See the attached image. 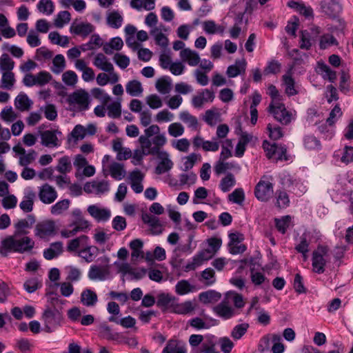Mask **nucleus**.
Segmentation results:
<instances>
[{"label": "nucleus", "mask_w": 353, "mask_h": 353, "mask_svg": "<svg viewBox=\"0 0 353 353\" xmlns=\"http://www.w3.org/2000/svg\"><path fill=\"white\" fill-rule=\"evenodd\" d=\"M34 215L28 214L26 219H20L14 224L15 230L13 235L8 236L2 240L0 245V254L3 256H7L9 252L24 253L30 251L34 246V242L29 236H23L20 239V236L26 235V230L30 228L35 223Z\"/></svg>", "instance_id": "f257e3e1"}, {"label": "nucleus", "mask_w": 353, "mask_h": 353, "mask_svg": "<svg viewBox=\"0 0 353 353\" xmlns=\"http://www.w3.org/2000/svg\"><path fill=\"white\" fill-rule=\"evenodd\" d=\"M233 303L237 308L243 307V296L234 291H229L225 294L223 300L214 307V312L220 317L228 319L234 315V310L230 306Z\"/></svg>", "instance_id": "f03ea898"}, {"label": "nucleus", "mask_w": 353, "mask_h": 353, "mask_svg": "<svg viewBox=\"0 0 353 353\" xmlns=\"http://www.w3.org/2000/svg\"><path fill=\"white\" fill-rule=\"evenodd\" d=\"M330 249L327 245H319L312 253V268L314 272L322 274L329 257Z\"/></svg>", "instance_id": "7ed1b4c3"}, {"label": "nucleus", "mask_w": 353, "mask_h": 353, "mask_svg": "<svg viewBox=\"0 0 353 353\" xmlns=\"http://www.w3.org/2000/svg\"><path fill=\"white\" fill-rule=\"evenodd\" d=\"M62 319V314L58 310L47 307L42 314L45 330L49 333L52 332L56 327L60 325Z\"/></svg>", "instance_id": "20e7f679"}, {"label": "nucleus", "mask_w": 353, "mask_h": 353, "mask_svg": "<svg viewBox=\"0 0 353 353\" xmlns=\"http://www.w3.org/2000/svg\"><path fill=\"white\" fill-rule=\"evenodd\" d=\"M268 111L274 116V119L282 125H288L292 120V114L288 111L283 103H270Z\"/></svg>", "instance_id": "39448f33"}, {"label": "nucleus", "mask_w": 353, "mask_h": 353, "mask_svg": "<svg viewBox=\"0 0 353 353\" xmlns=\"http://www.w3.org/2000/svg\"><path fill=\"white\" fill-rule=\"evenodd\" d=\"M68 101L70 105H77L81 110H85L89 106L88 94L83 90H77L68 96Z\"/></svg>", "instance_id": "423d86ee"}, {"label": "nucleus", "mask_w": 353, "mask_h": 353, "mask_svg": "<svg viewBox=\"0 0 353 353\" xmlns=\"http://www.w3.org/2000/svg\"><path fill=\"white\" fill-rule=\"evenodd\" d=\"M255 195L261 201H268L273 195V185L270 181H261L256 186Z\"/></svg>", "instance_id": "0eeeda50"}, {"label": "nucleus", "mask_w": 353, "mask_h": 353, "mask_svg": "<svg viewBox=\"0 0 353 353\" xmlns=\"http://www.w3.org/2000/svg\"><path fill=\"white\" fill-rule=\"evenodd\" d=\"M55 234V223L52 220L39 222L35 227V235L45 239Z\"/></svg>", "instance_id": "6e6552de"}, {"label": "nucleus", "mask_w": 353, "mask_h": 353, "mask_svg": "<svg viewBox=\"0 0 353 353\" xmlns=\"http://www.w3.org/2000/svg\"><path fill=\"white\" fill-rule=\"evenodd\" d=\"M252 309L257 311V321L263 325H268L270 323V316L264 309H262L259 305V298L254 296L252 298L250 308L248 310L247 314H250Z\"/></svg>", "instance_id": "1a4fd4ad"}, {"label": "nucleus", "mask_w": 353, "mask_h": 353, "mask_svg": "<svg viewBox=\"0 0 353 353\" xmlns=\"http://www.w3.org/2000/svg\"><path fill=\"white\" fill-rule=\"evenodd\" d=\"M215 97L214 92L209 89H204L196 95L193 96L192 104L195 108H201L205 103L212 102Z\"/></svg>", "instance_id": "9d476101"}, {"label": "nucleus", "mask_w": 353, "mask_h": 353, "mask_svg": "<svg viewBox=\"0 0 353 353\" xmlns=\"http://www.w3.org/2000/svg\"><path fill=\"white\" fill-rule=\"evenodd\" d=\"M83 190L87 193H92L93 191L96 194H103L110 190V185L107 181H93L87 182L83 187Z\"/></svg>", "instance_id": "9b49d317"}, {"label": "nucleus", "mask_w": 353, "mask_h": 353, "mask_svg": "<svg viewBox=\"0 0 353 353\" xmlns=\"http://www.w3.org/2000/svg\"><path fill=\"white\" fill-rule=\"evenodd\" d=\"M39 197L43 203L50 204L57 198V192L52 186L46 183L40 188Z\"/></svg>", "instance_id": "f8f14e48"}, {"label": "nucleus", "mask_w": 353, "mask_h": 353, "mask_svg": "<svg viewBox=\"0 0 353 353\" xmlns=\"http://www.w3.org/2000/svg\"><path fill=\"white\" fill-rule=\"evenodd\" d=\"M57 134H61V132L58 130H45L41 132L40 136L41 144L46 147L54 148L60 145Z\"/></svg>", "instance_id": "ddd939ff"}, {"label": "nucleus", "mask_w": 353, "mask_h": 353, "mask_svg": "<svg viewBox=\"0 0 353 353\" xmlns=\"http://www.w3.org/2000/svg\"><path fill=\"white\" fill-rule=\"evenodd\" d=\"M161 160L157 167L154 172L157 174H162L170 170L173 167V162L169 159V154L167 152L163 151L157 154Z\"/></svg>", "instance_id": "4468645a"}, {"label": "nucleus", "mask_w": 353, "mask_h": 353, "mask_svg": "<svg viewBox=\"0 0 353 353\" xmlns=\"http://www.w3.org/2000/svg\"><path fill=\"white\" fill-rule=\"evenodd\" d=\"M109 274L110 271L108 265H93L88 272V278L92 281H103L106 279Z\"/></svg>", "instance_id": "2eb2a0df"}, {"label": "nucleus", "mask_w": 353, "mask_h": 353, "mask_svg": "<svg viewBox=\"0 0 353 353\" xmlns=\"http://www.w3.org/2000/svg\"><path fill=\"white\" fill-rule=\"evenodd\" d=\"M321 10L331 18H335L341 10L340 4L336 0H324L321 2Z\"/></svg>", "instance_id": "dca6fc26"}, {"label": "nucleus", "mask_w": 353, "mask_h": 353, "mask_svg": "<svg viewBox=\"0 0 353 353\" xmlns=\"http://www.w3.org/2000/svg\"><path fill=\"white\" fill-rule=\"evenodd\" d=\"M94 30V27L90 23L73 22L70 26V31L76 35L85 37Z\"/></svg>", "instance_id": "f3484780"}, {"label": "nucleus", "mask_w": 353, "mask_h": 353, "mask_svg": "<svg viewBox=\"0 0 353 353\" xmlns=\"http://www.w3.org/2000/svg\"><path fill=\"white\" fill-rule=\"evenodd\" d=\"M88 212L98 222L107 221L111 216L110 210L106 208H100L95 205L88 206Z\"/></svg>", "instance_id": "a211bd4d"}, {"label": "nucleus", "mask_w": 353, "mask_h": 353, "mask_svg": "<svg viewBox=\"0 0 353 353\" xmlns=\"http://www.w3.org/2000/svg\"><path fill=\"white\" fill-rule=\"evenodd\" d=\"M143 221L148 224L153 234H160L163 232V225L158 217L148 213L142 214Z\"/></svg>", "instance_id": "6ab92c4d"}, {"label": "nucleus", "mask_w": 353, "mask_h": 353, "mask_svg": "<svg viewBox=\"0 0 353 353\" xmlns=\"http://www.w3.org/2000/svg\"><path fill=\"white\" fill-rule=\"evenodd\" d=\"M241 234L239 232H231L228 236L230 241L228 244L229 252L232 254H237L242 252Z\"/></svg>", "instance_id": "aec40b11"}, {"label": "nucleus", "mask_w": 353, "mask_h": 353, "mask_svg": "<svg viewBox=\"0 0 353 353\" xmlns=\"http://www.w3.org/2000/svg\"><path fill=\"white\" fill-rule=\"evenodd\" d=\"M185 343L181 341L169 340L163 348L162 353H186Z\"/></svg>", "instance_id": "412c9836"}, {"label": "nucleus", "mask_w": 353, "mask_h": 353, "mask_svg": "<svg viewBox=\"0 0 353 353\" xmlns=\"http://www.w3.org/2000/svg\"><path fill=\"white\" fill-rule=\"evenodd\" d=\"M180 57L183 61L187 62L191 66L197 65L201 61L199 53L190 48L181 50Z\"/></svg>", "instance_id": "4be33fe9"}, {"label": "nucleus", "mask_w": 353, "mask_h": 353, "mask_svg": "<svg viewBox=\"0 0 353 353\" xmlns=\"http://www.w3.org/2000/svg\"><path fill=\"white\" fill-rule=\"evenodd\" d=\"M93 64L97 68L106 72L114 70L113 65L108 61V59L102 53H99L96 55Z\"/></svg>", "instance_id": "5701e85b"}, {"label": "nucleus", "mask_w": 353, "mask_h": 353, "mask_svg": "<svg viewBox=\"0 0 353 353\" xmlns=\"http://www.w3.org/2000/svg\"><path fill=\"white\" fill-rule=\"evenodd\" d=\"M63 251V243L60 241L54 242L43 251V256L47 260H52L59 256Z\"/></svg>", "instance_id": "b1692460"}, {"label": "nucleus", "mask_w": 353, "mask_h": 353, "mask_svg": "<svg viewBox=\"0 0 353 353\" xmlns=\"http://www.w3.org/2000/svg\"><path fill=\"white\" fill-rule=\"evenodd\" d=\"M36 194L32 190H28L25 193L23 201L20 203L19 207L24 212H30L33 210L34 200Z\"/></svg>", "instance_id": "393cba45"}, {"label": "nucleus", "mask_w": 353, "mask_h": 353, "mask_svg": "<svg viewBox=\"0 0 353 353\" xmlns=\"http://www.w3.org/2000/svg\"><path fill=\"white\" fill-rule=\"evenodd\" d=\"M98 301V296L95 292L90 289L84 290L81 294V302L86 307H92Z\"/></svg>", "instance_id": "a878e982"}, {"label": "nucleus", "mask_w": 353, "mask_h": 353, "mask_svg": "<svg viewBox=\"0 0 353 353\" xmlns=\"http://www.w3.org/2000/svg\"><path fill=\"white\" fill-rule=\"evenodd\" d=\"M177 299L169 294L161 293L157 296V305L164 309H171Z\"/></svg>", "instance_id": "bb28decb"}, {"label": "nucleus", "mask_w": 353, "mask_h": 353, "mask_svg": "<svg viewBox=\"0 0 353 353\" xmlns=\"http://www.w3.org/2000/svg\"><path fill=\"white\" fill-rule=\"evenodd\" d=\"M32 104V101L24 93H20L14 100V105L17 109L21 112L28 111Z\"/></svg>", "instance_id": "cd10ccee"}, {"label": "nucleus", "mask_w": 353, "mask_h": 353, "mask_svg": "<svg viewBox=\"0 0 353 353\" xmlns=\"http://www.w3.org/2000/svg\"><path fill=\"white\" fill-rule=\"evenodd\" d=\"M283 85L285 86V92L289 96H294L298 94V91L295 88L294 79L290 74H284L282 77Z\"/></svg>", "instance_id": "c85d7f7f"}, {"label": "nucleus", "mask_w": 353, "mask_h": 353, "mask_svg": "<svg viewBox=\"0 0 353 353\" xmlns=\"http://www.w3.org/2000/svg\"><path fill=\"white\" fill-rule=\"evenodd\" d=\"M221 298V293L214 290H208L199 294V300L205 304L217 302Z\"/></svg>", "instance_id": "c756f323"}, {"label": "nucleus", "mask_w": 353, "mask_h": 353, "mask_svg": "<svg viewBox=\"0 0 353 353\" xmlns=\"http://www.w3.org/2000/svg\"><path fill=\"white\" fill-rule=\"evenodd\" d=\"M125 90L132 97H139L143 91L141 82L137 80L130 81L126 84Z\"/></svg>", "instance_id": "7c9ffc66"}, {"label": "nucleus", "mask_w": 353, "mask_h": 353, "mask_svg": "<svg viewBox=\"0 0 353 353\" xmlns=\"http://www.w3.org/2000/svg\"><path fill=\"white\" fill-rule=\"evenodd\" d=\"M110 175L116 180H121L125 175L123 165L114 162L109 168Z\"/></svg>", "instance_id": "2f4dec72"}, {"label": "nucleus", "mask_w": 353, "mask_h": 353, "mask_svg": "<svg viewBox=\"0 0 353 353\" xmlns=\"http://www.w3.org/2000/svg\"><path fill=\"white\" fill-rule=\"evenodd\" d=\"M319 72L321 73L324 79H328L331 82H334L336 79V72L324 63H318Z\"/></svg>", "instance_id": "473e14b6"}, {"label": "nucleus", "mask_w": 353, "mask_h": 353, "mask_svg": "<svg viewBox=\"0 0 353 353\" xmlns=\"http://www.w3.org/2000/svg\"><path fill=\"white\" fill-rule=\"evenodd\" d=\"M172 81L170 77H163L159 79L156 82V88L161 94H165L171 90Z\"/></svg>", "instance_id": "72a5a7b5"}, {"label": "nucleus", "mask_w": 353, "mask_h": 353, "mask_svg": "<svg viewBox=\"0 0 353 353\" xmlns=\"http://www.w3.org/2000/svg\"><path fill=\"white\" fill-rule=\"evenodd\" d=\"M72 168L71 160L68 156H63L60 158L56 166V170L63 174L70 172Z\"/></svg>", "instance_id": "f704fd0d"}, {"label": "nucleus", "mask_w": 353, "mask_h": 353, "mask_svg": "<svg viewBox=\"0 0 353 353\" xmlns=\"http://www.w3.org/2000/svg\"><path fill=\"white\" fill-rule=\"evenodd\" d=\"M98 248L95 246H88L79 252V256L83 259L87 263L93 261Z\"/></svg>", "instance_id": "c9c22d12"}, {"label": "nucleus", "mask_w": 353, "mask_h": 353, "mask_svg": "<svg viewBox=\"0 0 353 353\" xmlns=\"http://www.w3.org/2000/svg\"><path fill=\"white\" fill-rule=\"evenodd\" d=\"M170 310L177 314H188L193 310L192 304L190 301H186L183 303H178L177 301H175L174 305L172 307Z\"/></svg>", "instance_id": "e433bc0d"}, {"label": "nucleus", "mask_w": 353, "mask_h": 353, "mask_svg": "<svg viewBox=\"0 0 353 353\" xmlns=\"http://www.w3.org/2000/svg\"><path fill=\"white\" fill-rule=\"evenodd\" d=\"M292 218L289 215L283 216L281 219H274L275 225L279 232L285 234L291 224Z\"/></svg>", "instance_id": "4c0bfd02"}, {"label": "nucleus", "mask_w": 353, "mask_h": 353, "mask_svg": "<svg viewBox=\"0 0 353 353\" xmlns=\"http://www.w3.org/2000/svg\"><path fill=\"white\" fill-rule=\"evenodd\" d=\"M86 135V130L83 125L79 124L77 125L72 132L70 133L68 137V141H70L71 139H73L74 142L79 140L83 139Z\"/></svg>", "instance_id": "58836bf2"}, {"label": "nucleus", "mask_w": 353, "mask_h": 353, "mask_svg": "<svg viewBox=\"0 0 353 353\" xmlns=\"http://www.w3.org/2000/svg\"><path fill=\"white\" fill-rule=\"evenodd\" d=\"M52 63L51 70L55 74L61 73L65 68V58L62 54L56 55L52 60Z\"/></svg>", "instance_id": "ea45409f"}, {"label": "nucleus", "mask_w": 353, "mask_h": 353, "mask_svg": "<svg viewBox=\"0 0 353 353\" xmlns=\"http://www.w3.org/2000/svg\"><path fill=\"white\" fill-rule=\"evenodd\" d=\"M123 17L117 11L110 12L107 17L108 24L113 28H119L121 26Z\"/></svg>", "instance_id": "a19ab883"}, {"label": "nucleus", "mask_w": 353, "mask_h": 353, "mask_svg": "<svg viewBox=\"0 0 353 353\" xmlns=\"http://www.w3.org/2000/svg\"><path fill=\"white\" fill-rule=\"evenodd\" d=\"M179 117L183 123H186L189 128H196L198 125L197 119L190 114L188 111L181 112Z\"/></svg>", "instance_id": "79ce46f5"}, {"label": "nucleus", "mask_w": 353, "mask_h": 353, "mask_svg": "<svg viewBox=\"0 0 353 353\" xmlns=\"http://www.w3.org/2000/svg\"><path fill=\"white\" fill-rule=\"evenodd\" d=\"M152 141L154 145L152 147V149H151L150 151L154 150L155 153L152 154V155H156L162 152L160 151V148L166 143L167 139L164 134L159 133L152 139Z\"/></svg>", "instance_id": "37998d69"}, {"label": "nucleus", "mask_w": 353, "mask_h": 353, "mask_svg": "<svg viewBox=\"0 0 353 353\" xmlns=\"http://www.w3.org/2000/svg\"><path fill=\"white\" fill-rule=\"evenodd\" d=\"M204 121L210 126H214L218 122L221 121L220 114L214 110H208L205 112L204 116Z\"/></svg>", "instance_id": "c03bdc74"}, {"label": "nucleus", "mask_w": 353, "mask_h": 353, "mask_svg": "<svg viewBox=\"0 0 353 353\" xmlns=\"http://www.w3.org/2000/svg\"><path fill=\"white\" fill-rule=\"evenodd\" d=\"M108 115L110 118H119L121 114V107L120 102L114 101L107 105Z\"/></svg>", "instance_id": "a18cd8bd"}, {"label": "nucleus", "mask_w": 353, "mask_h": 353, "mask_svg": "<svg viewBox=\"0 0 353 353\" xmlns=\"http://www.w3.org/2000/svg\"><path fill=\"white\" fill-rule=\"evenodd\" d=\"M14 74L12 72H5L3 73L1 78V87L8 90H10L14 83Z\"/></svg>", "instance_id": "49530a36"}, {"label": "nucleus", "mask_w": 353, "mask_h": 353, "mask_svg": "<svg viewBox=\"0 0 353 353\" xmlns=\"http://www.w3.org/2000/svg\"><path fill=\"white\" fill-rule=\"evenodd\" d=\"M69 199L61 200L51 207L50 212L52 214H60L69 208Z\"/></svg>", "instance_id": "de8ad7c7"}, {"label": "nucleus", "mask_w": 353, "mask_h": 353, "mask_svg": "<svg viewBox=\"0 0 353 353\" xmlns=\"http://www.w3.org/2000/svg\"><path fill=\"white\" fill-rule=\"evenodd\" d=\"M70 21V14L68 11L60 12L54 19V26L61 28L64 24L69 23Z\"/></svg>", "instance_id": "09e8293b"}, {"label": "nucleus", "mask_w": 353, "mask_h": 353, "mask_svg": "<svg viewBox=\"0 0 353 353\" xmlns=\"http://www.w3.org/2000/svg\"><path fill=\"white\" fill-rule=\"evenodd\" d=\"M14 65V62L7 54H3L0 57V68L6 72H11Z\"/></svg>", "instance_id": "8fccbe9b"}, {"label": "nucleus", "mask_w": 353, "mask_h": 353, "mask_svg": "<svg viewBox=\"0 0 353 353\" xmlns=\"http://www.w3.org/2000/svg\"><path fill=\"white\" fill-rule=\"evenodd\" d=\"M88 240V237L86 235H81L79 237L74 239L68 242L67 250L68 252H74L80 246L81 243H86Z\"/></svg>", "instance_id": "3c124183"}, {"label": "nucleus", "mask_w": 353, "mask_h": 353, "mask_svg": "<svg viewBox=\"0 0 353 353\" xmlns=\"http://www.w3.org/2000/svg\"><path fill=\"white\" fill-rule=\"evenodd\" d=\"M235 184L234 176L232 174H228L223 178L220 182V188L224 192H228Z\"/></svg>", "instance_id": "603ef678"}, {"label": "nucleus", "mask_w": 353, "mask_h": 353, "mask_svg": "<svg viewBox=\"0 0 353 353\" xmlns=\"http://www.w3.org/2000/svg\"><path fill=\"white\" fill-rule=\"evenodd\" d=\"M276 205L279 208H285L289 205L290 199L285 192L280 191L276 192Z\"/></svg>", "instance_id": "864d4df0"}, {"label": "nucleus", "mask_w": 353, "mask_h": 353, "mask_svg": "<svg viewBox=\"0 0 353 353\" xmlns=\"http://www.w3.org/2000/svg\"><path fill=\"white\" fill-rule=\"evenodd\" d=\"M38 10L46 14H51L54 11L53 3L51 0H41L37 4Z\"/></svg>", "instance_id": "5fc2aeb1"}, {"label": "nucleus", "mask_w": 353, "mask_h": 353, "mask_svg": "<svg viewBox=\"0 0 353 353\" xmlns=\"http://www.w3.org/2000/svg\"><path fill=\"white\" fill-rule=\"evenodd\" d=\"M192 286H191L187 280H181L179 281L175 286L176 292L179 295L188 294L192 291Z\"/></svg>", "instance_id": "6e6d98bb"}, {"label": "nucleus", "mask_w": 353, "mask_h": 353, "mask_svg": "<svg viewBox=\"0 0 353 353\" xmlns=\"http://www.w3.org/2000/svg\"><path fill=\"white\" fill-rule=\"evenodd\" d=\"M168 133L171 137H178L184 132V128L180 123H172L168 126Z\"/></svg>", "instance_id": "4d7b16f0"}, {"label": "nucleus", "mask_w": 353, "mask_h": 353, "mask_svg": "<svg viewBox=\"0 0 353 353\" xmlns=\"http://www.w3.org/2000/svg\"><path fill=\"white\" fill-rule=\"evenodd\" d=\"M272 341L273 345L271 350L273 353H283L285 350L284 345L281 343V336L279 334H273Z\"/></svg>", "instance_id": "13d9d810"}, {"label": "nucleus", "mask_w": 353, "mask_h": 353, "mask_svg": "<svg viewBox=\"0 0 353 353\" xmlns=\"http://www.w3.org/2000/svg\"><path fill=\"white\" fill-rule=\"evenodd\" d=\"M336 39L331 34H324L320 39L319 47L321 49H325L328 46L337 45Z\"/></svg>", "instance_id": "bf43d9fd"}, {"label": "nucleus", "mask_w": 353, "mask_h": 353, "mask_svg": "<svg viewBox=\"0 0 353 353\" xmlns=\"http://www.w3.org/2000/svg\"><path fill=\"white\" fill-rule=\"evenodd\" d=\"M295 250L299 252L302 254V255H305L309 252V242L307 240V236L305 234L301 235L300 237V243L295 246Z\"/></svg>", "instance_id": "052dcab7"}, {"label": "nucleus", "mask_w": 353, "mask_h": 353, "mask_svg": "<svg viewBox=\"0 0 353 353\" xmlns=\"http://www.w3.org/2000/svg\"><path fill=\"white\" fill-rule=\"evenodd\" d=\"M1 117L7 122H12L17 118V114L13 111L12 107H6L1 112Z\"/></svg>", "instance_id": "680f3d73"}, {"label": "nucleus", "mask_w": 353, "mask_h": 353, "mask_svg": "<svg viewBox=\"0 0 353 353\" xmlns=\"http://www.w3.org/2000/svg\"><path fill=\"white\" fill-rule=\"evenodd\" d=\"M341 115L342 111L341 108L339 105H336L330 112L329 117L327 119L326 122L330 125H332L336 121V120L341 117Z\"/></svg>", "instance_id": "e2e57ef3"}, {"label": "nucleus", "mask_w": 353, "mask_h": 353, "mask_svg": "<svg viewBox=\"0 0 353 353\" xmlns=\"http://www.w3.org/2000/svg\"><path fill=\"white\" fill-rule=\"evenodd\" d=\"M62 80L67 85H74L77 82V75L72 70L65 72Z\"/></svg>", "instance_id": "0e129e2a"}, {"label": "nucleus", "mask_w": 353, "mask_h": 353, "mask_svg": "<svg viewBox=\"0 0 353 353\" xmlns=\"http://www.w3.org/2000/svg\"><path fill=\"white\" fill-rule=\"evenodd\" d=\"M113 60L121 69L126 68L130 64V59L127 56L119 53L114 54Z\"/></svg>", "instance_id": "69168bd1"}, {"label": "nucleus", "mask_w": 353, "mask_h": 353, "mask_svg": "<svg viewBox=\"0 0 353 353\" xmlns=\"http://www.w3.org/2000/svg\"><path fill=\"white\" fill-rule=\"evenodd\" d=\"M201 277L205 280L207 285H211L215 283V272L213 269L209 268H206L201 272Z\"/></svg>", "instance_id": "338daca9"}, {"label": "nucleus", "mask_w": 353, "mask_h": 353, "mask_svg": "<svg viewBox=\"0 0 353 353\" xmlns=\"http://www.w3.org/2000/svg\"><path fill=\"white\" fill-rule=\"evenodd\" d=\"M91 94L95 99L101 100L103 103L106 104L110 99L108 94L104 92L103 90L95 88L91 90Z\"/></svg>", "instance_id": "774afa93"}]
</instances>
